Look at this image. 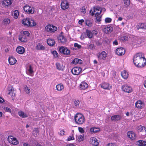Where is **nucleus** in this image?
<instances>
[{"mask_svg":"<svg viewBox=\"0 0 146 146\" xmlns=\"http://www.w3.org/2000/svg\"><path fill=\"white\" fill-rule=\"evenodd\" d=\"M56 66L57 69L59 70L63 71L64 69V66L62 63L57 62L56 64Z\"/></svg>","mask_w":146,"mask_h":146,"instance_id":"nucleus-24","label":"nucleus"},{"mask_svg":"<svg viewBox=\"0 0 146 146\" xmlns=\"http://www.w3.org/2000/svg\"><path fill=\"white\" fill-rule=\"evenodd\" d=\"M90 142L92 145L95 146H97L99 144L98 140L94 137H91L90 139Z\"/></svg>","mask_w":146,"mask_h":146,"instance_id":"nucleus-11","label":"nucleus"},{"mask_svg":"<svg viewBox=\"0 0 146 146\" xmlns=\"http://www.w3.org/2000/svg\"><path fill=\"white\" fill-rule=\"evenodd\" d=\"M36 48L38 50H43L45 49V48L41 44L38 43L36 45Z\"/></svg>","mask_w":146,"mask_h":146,"instance_id":"nucleus-29","label":"nucleus"},{"mask_svg":"<svg viewBox=\"0 0 146 146\" xmlns=\"http://www.w3.org/2000/svg\"><path fill=\"white\" fill-rule=\"evenodd\" d=\"M127 135L128 137L132 139H134L136 138V134L133 131H129L127 133Z\"/></svg>","mask_w":146,"mask_h":146,"instance_id":"nucleus-17","label":"nucleus"},{"mask_svg":"<svg viewBox=\"0 0 146 146\" xmlns=\"http://www.w3.org/2000/svg\"><path fill=\"white\" fill-rule=\"evenodd\" d=\"M124 3L126 6H129L130 4V1L129 0H124Z\"/></svg>","mask_w":146,"mask_h":146,"instance_id":"nucleus-44","label":"nucleus"},{"mask_svg":"<svg viewBox=\"0 0 146 146\" xmlns=\"http://www.w3.org/2000/svg\"><path fill=\"white\" fill-rule=\"evenodd\" d=\"M60 52L64 54L67 55H69L70 52V50L66 47H64L63 46L60 47L59 49Z\"/></svg>","mask_w":146,"mask_h":146,"instance_id":"nucleus-4","label":"nucleus"},{"mask_svg":"<svg viewBox=\"0 0 146 146\" xmlns=\"http://www.w3.org/2000/svg\"><path fill=\"white\" fill-rule=\"evenodd\" d=\"M29 23L30 25H29V27L34 26L36 25V22L32 19L29 18Z\"/></svg>","mask_w":146,"mask_h":146,"instance_id":"nucleus-31","label":"nucleus"},{"mask_svg":"<svg viewBox=\"0 0 146 146\" xmlns=\"http://www.w3.org/2000/svg\"><path fill=\"white\" fill-rule=\"evenodd\" d=\"M81 11L82 12H83L84 13L86 12V9H85L84 7H82V9H81Z\"/></svg>","mask_w":146,"mask_h":146,"instance_id":"nucleus-58","label":"nucleus"},{"mask_svg":"<svg viewBox=\"0 0 146 146\" xmlns=\"http://www.w3.org/2000/svg\"><path fill=\"white\" fill-rule=\"evenodd\" d=\"M133 62L134 65L139 68L144 67L146 64V59L142 53H137L134 56Z\"/></svg>","mask_w":146,"mask_h":146,"instance_id":"nucleus-1","label":"nucleus"},{"mask_svg":"<svg viewBox=\"0 0 146 146\" xmlns=\"http://www.w3.org/2000/svg\"><path fill=\"white\" fill-rule=\"evenodd\" d=\"M56 89L58 91L62 90L63 88L64 87L63 85L61 84H58L56 86Z\"/></svg>","mask_w":146,"mask_h":146,"instance_id":"nucleus-39","label":"nucleus"},{"mask_svg":"<svg viewBox=\"0 0 146 146\" xmlns=\"http://www.w3.org/2000/svg\"><path fill=\"white\" fill-rule=\"evenodd\" d=\"M136 107L139 109H141L144 106V104L140 100L137 101L135 103Z\"/></svg>","mask_w":146,"mask_h":146,"instance_id":"nucleus-12","label":"nucleus"},{"mask_svg":"<svg viewBox=\"0 0 146 146\" xmlns=\"http://www.w3.org/2000/svg\"><path fill=\"white\" fill-rule=\"evenodd\" d=\"M101 87L104 89H108L110 90L112 86H110V85L108 83H104L101 84Z\"/></svg>","mask_w":146,"mask_h":146,"instance_id":"nucleus-15","label":"nucleus"},{"mask_svg":"<svg viewBox=\"0 0 146 146\" xmlns=\"http://www.w3.org/2000/svg\"><path fill=\"white\" fill-rule=\"evenodd\" d=\"M5 102L4 100L2 98L0 97V103H4Z\"/></svg>","mask_w":146,"mask_h":146,"instance_id":"nucleus-59","label":"nucleus"},{"mask_svg":"<svg viewBox=\"0 0 146 146\" xmlns=\"http://www.w3.org/2000/svg\"><path fill=\"white\" fill-rule=\"evenodd\" d=\"M127 37L126 36H124L121 37V39L122 40H127Z\"/></svg>","mask_w":146,"mask_h":146,"instance_id":"nucleus-60","label":"nucleus"},{"mask_svg":"<svg viewBox=\"0 0 146 146\" xmlns=\"http://www.w3.org/2000/svg\"><path fill=\"white\" fill-rule=\"evenodd\" d=\"M138 130L140 132L146 133V128L141 125H140L137 128Z\"/></svg>","mask_w":146,"mask_h":146,"instance_id":"nucleus-32","label":"nucleus"},{"mask_svg":"<svg viewBox=\"0 0 146 146\" xmlns=\"http://www.w3.org/2000/svg\"><path fill=\"white\" fill-rule=\"evenodd\" d=\"M121 117L119 115H116L112 116L111 117V120L114 121H117L120 120Z\"/></svg>","mask_w":146,"mask_h":146,"instance_id":"nucleus-21","label":"nucleus"},{"mask_svg":"<svg viewBox=\"0 0 146 146\" xmlns=\"http://www.w3.org/2000/svg\"><path fill=\"white\" fill-rule=\"evenodd\" d=\"M16 51L19 54H22L25 52V49L23 47L19 46L17 48Z\"/></svg>","mask_w":146,"mask_h":146,"instance_id":"nucleus-19","label":"nucleus"},{"mask_svg":"<svg viewBox=\"0 0 146 146\" xmlns=\"http://www.w3.org/2000/svg\"><path fill=\"white\" fill-rule=\"evenodd\" d=\"M28 71L29 72V74L31 76V74H32L33 72V71L31 65H30L29 66V68L28 70Z\"/></svg>","mask_w":146,"mask_h":146,"instance_id":"nucleus-42","label":"nucleus"},{"mask_svg":"<svg viewBox=\"0 0 146 146\" xmlns=\"http://www.w3.org/2000/svg\"><path fill=\"white\" fill-rule=\"evenodd\" d=\"M98 60L99 61L101 60H105L107 57L106 53L104 51H103L101 52H99L97 55Z\"/></svg>","mask_w":146,"mask_h":146,"instance_id":"nucleus-5","label":"nucleus"},{"mask_svg":"<svg viewBox=\"0 0 146 146\" xmlns=\"http://www.w3.org/2000/svg\"><path fill=\"white\" fill-rule=\"evenodd\" d=\"M107 146H115V145L112 143H109Z\"/></svg>","mask_w":146,"mask_h":146,"instance_id":"nucleus-63","label":"nucleus"},{"mask_svg":"<svg viewBox=\"0 0 146 146\" xmlns=\"http://www.w3.org/2000/svg\"><path fill=\"white\" fill-rule=\"evenodd\" d=\"M137 145L140 146H145L146 145V141L142 140H139L136 142Z\"/></svg>","mask_w":146,"mask_h":146,"instance_id":"nucleus-28","label":"nucleus"},{"mask_svg":"<svg viewBox=\"0 0 146 146\" xmlns=\"http://www.w3.org/2000/svg\"><path fill=\"white\" fill-rule=\"evenodd\" d=\"M122 76L125 79H126L128 77V74L125 70H123L121 73Z\"/></svg>","mask_w":146,"mask_h":146,"instance_id":"nucleus-34","label":"nucleus"},{"mask_svg":"<svg viewBox=\"0 0 146 146\" xmlns=\"http://www.w3.org/2000/svg\"><path fill=\"white\" fill-rule=\"evenodd\" d=\"M86 25L89 27H91L92 26V23H90L89 21L86 22Z\"/></svg>","mask_w":146,"mask_h":146,"instance_id":"nucleus-57","label":"nucleus"},{"mask_svg":"<svg viewBox=\"0 0 146 146\" xmlns=\"http://www.w3.org/2000/svg\"><path fill=\"white\" fill-rule=\"evenodd\" d=\"M100 131V129L98 128L92 127L90 129V131L92 133H96Z\"/></svg>","mask_w":146,"mask_h":146,"instance_id":"nucleus-37","label":"nucleus"},{"mask_svg":"<svg viewBox=\"0 0 146 146\" xmlns=\"http://www.w3.org/2000/svg\"><path fill=\"white\" fill-rule=\"evenodd\" d=\"M19 40L21 42H25L27 40V38L25 35H24L21 34L19 37Z\"/></svg>","mask_w":146,"mask_h":146,"instance_id":"nucleus-22","label":"nucleus"},{"mask_svg":"<svg viewBox=\"0 0 146 146\" xmlns=\"http://www.w3.org/2000/svg\"><path fill=\"white\" fill-rule=\"evenodd\" d=\"M74 104L75 106H78L80 104V101L79 100H75L74 102Z\"/></svg>","mask_w":146,"mask_h":146,"instance_id":"nucleus-50","label":"nucleus"},{"mask_svg":"<svg viewBox=\"0 0 146 146\" xmlns=\"http://www.w3.org/2000/svg\"><path fill=\"white\" fill-rule=\"evenodd\" d=\"M74 139V138L72 135L69 136L68 138L67 141H69Z\"/></svg>","mask_w":146,"mask_h":146,"instance_id":"nucleus-54","label":"nucleus"},{"mask_svg":"<svg viewBox=\"0 0 146 146\" xmlns=\"http://www.w3.org/2000/svg\"><path fill=\"white\" fill-rule=\"evenodd\" d=\"M60 6L62 9L65 10L69 8V4L67 0H63L61 2Z\"/></svg>","mask_w":146,"mask_h":146,"instance_id":"nucleus-8","label":"nucleus"},{"mask_svg":"<svg viewBox=\"0 0 146 146\" xmlns=\"http://www.w3.org/2000/svg\"><path fill=\"white\" fill-rule=\"evenodd\" d=\"M52 54H53L55 58L57 57L58 56V54L56 51L54 50V51H53L52 52Z\"/></svg>","mask_w":146,"mask_h":146,"instance_id":"nucleus-46","label":"nucleus"},{"mask_svg":"<svg viewBox=\"0 0 146 146\" xmlns=\"http://www.w3.org/2000/svg\"><path fill=\"white\" fill-rule=\"evenodd\" d=\"M24 90L27 93L29 94L30 92L29 88L27 86L25 87Z\"/></svg>","mask_w":146,"mask_h":146,"instance_id":"nucleus-43","label":"nucleus"},{"mask_svg":"<svg viewBox=\"0 0 146 146\" xmlns=\"http://www.w3.org/2000/svg\"><path fill=\"white\" fill-rule=\"evenodd\" d=\"M99 10H101L100 8L98 7H94L93 9L91 10L90 12L92 16H93L94 15H95V13L96 12H98V11Z\"/></svg>","mask_w":146,"mask_h":146,"instance_id":"nucleus-18","label":"nucleus"},{"mask_svg":"<svg viewBox=\"0 0 146 146\" xmlns=\"http://www.w3.org/2000/svg\"><path fill=\"white\" fill-rule=\"evenodd\" d=\"M18 114L20 116L23 118H25L27 117V115L22 111H19Z\"/></svg>","mask_w":146,"mask_h":146,"instance_id":"nucleus-36","label":"nucleus"},{"mask_svg":"<svg viewBox=\"0 0 146 146\" xmlns=\"http://www.w3.org/2000/svg\"><path fill=\"white\" fill-rule=\"evenodd\" d=\"M125 51L124 48H120L117 49L115 53L118 55L122 56L125 54Z\"/></svg>","mask_w":146,"mask_h":146,"instance_id":"nucleus-10","label":"nucleus"},{"mask_svg":"<svg viewBox=\"0 0 146 146\" xmlns=\"http://www.w3.org/2000/svg\"><path fill=\"white\" fill-rule=\"evenodd\" d=\"M66 146H76L75 145L73 144H68L66 145Z\"/></svg>","mask_w":146,"mask_h":146,"instance_id":"nucleus-62","label":"nucleus"},{"mask_svg":"<svg viewBox=\"0 0 146 146\" xmlns=\"http://www.w3.org/2000/svg\"><path fill=\"white\" fill-rule=\"evenodd\" d=\"M17 61L15 58L11 57H10V64L11 65H13L15 64Z\"/></svg>","mask_w":146,"mask_h":146,"instance_id":"nucleus-35","label":"nucleus"},{"mask_svg":"<svg viewBox=\"0 0 146 146\" xmlns=\"http://www.w3.org/2000/svg\"><path fill=\"white\" fill-rule=\"evenodd\" d=\"M74 119L76 123L79 125L83 124L85 121L84 117L80 113H77L75 116Z\"/></svg>","mask_w":146,"mask_h":146,"instance_id":"nucleus-2","label":"nucleus"},{"mask_svg":"<svg viewBox=\"0 0 146 146\" xmlns=\"http://www.w3.org/2000/svg\"><path fill=\"white\" fill-rule=\"evenodd\" d=\"M76 139L79 142L82 141L84 139V136L82 135L77 136L76 137Z\"/></svg>","mask_w":146,"mask_h":146,"instance_id":"nucleus-41","label":"nucleus"},{"mask_svg":"<svg viewBox=\"0 0 146 146\" xmlns=\"http://www.w3.org/2000/svg\"><path fill=\"white\" fill-rule=\"evenodd\" d=\"M64 133L65 131L63 129H61L59 132V134L60 135L62 136L64 135Z\"/></svg>","mask_w":146,"mask_h":146,"instance_id":"nucleus-56","label":"nucleus"},{"mask_svg":"<svg viewBox=\"0 0 146 146\" xmlns=\"http://www.w3.org/2000/svg\"><path fill=\"white\" fill-rule=\"evenodd\" d=\"M29 18H27L26 19H23L22 22V23L25 26H29Z\"/></svg>","mask_w":146,"mask_h":146,"instance_id":"nucleus-27","label":"nucleus"},{"mask_svg":"<svg viewBox=\"0 0 146 146\" xmlns=\"http://www.w3.org/2000/svg\"><path fill=\"white\" fill-rule=\"evenodd\" d=\"M10 138L11 139V140H10V143H11L12 144L16 145L19 143V142L16 138L13 137L12 136L10 135Z\"/></svg>","mask_w":146,"mask_h":146,"instance_id":"nucleus-13","label":"nucleus"},{"mask_svg":"<svg viewBox=\"0 0 146 146\" xmlns=\"http://www.w3.org/2000/svg\"><path fill=\"white\" fill-rule=\"evenodd\" d=\"M23 9L25 11L28 13L33 14L35 11L34 9L33 8H32L28 5L24 6Z\"/></svg>","mask_w":146,"mask_h":146,"instance_id":"nucleus-6","label":"nucleus"},{"mask_svg":"<svg viewBox=\"0 0 146 146\" xmlns=\"http://www.w3.org/2000/svg\"><path fill=\"white\" fill-rule=\"evenodd\" d=\"M121 88L123 91L127 93H129L132 91V88L127 85H124L122 86Z\"/></svg>","mask_w":146,"mask_h":146,"instance_id":"nucleus-7","label":"nucleus"},{"mask_svg":"<svg viewBox=\"0 0 146 146\" xmlns=\"http://www.w3.org/2000/svg\"><path fill=\"white\" fill-rule=\"evenodd\" d=\"M39 132L38 129H35L33 130V134L35 137H36L39 135Z\"/></svg>","mask_w":146,"mask_h":146,"instance_id":"nucleus-40","label":"nucleus"},{"mask_svg":"<svg viewBox=\"0 0 146 146\" xmlns=\"http://www.w3.org/2000/svg\"><path fill=\"white\" fill-rule=\"evenodd\" d=\"M80 87L82 89L85 90L88 87V85L86 82H83L80 84Z\"/></svg>","mask_w":146,"mask_h":146,"instance_id":"nucleus-26","label":"nucleus"},{"mask_svg":"<svg viewBox=\"0 0 146 146\" xmlns=\"http://www.w3.org/2000/svg\"><path fill=\"white\" fill-rule=\"evenodd\" d=\"M86 33L87 36L89 38H92L93 35L92 33L90 31L87 30H86Z\"/></svg>","mask_w":146,"mask_h":146,"instance_id":"nucleus-38","label":"nucleus"},{"mask_svg":"<svg viewBox=\"0 0 146 146\" xmlns=\"http://www.w3.org/2000/svg\"><path fill=\"white\" fill-rule=\"evenodd\" d=\"M113 30V27H107L104 28L103 29V31L105 33L108 34L111 33Z\"/></svg>","mask_w":146,"mask_h":146,"instance_id":"nucleus-16","label":"nucleus"},{"mask_svg":"<svg viewBox=\"0 0 146 146\" xmlns=\"http://www.w3.org/2000/svg\"><path fill=\"white\" fill-rule=\"evenodd\" d=\"M94 48V44H89L88 46V48L90 49H93Z\"/></svg>","mask_w":146,"mask_h":146,"instance_id":"nucleus-48","label":"nucleus"},{"mask_svg":"<svg viewBox=\"0 0 146 146\" xmlns=\"http://www.w3.org/2000/svg\"><path fill=\"white\" fill-rule=\"evenodd\" d=\"M13 17L15 19H17L19 15V12L18 10H15L12 12H11Z\"/></svg>","mask_w":146,"mask_h":146,"instance_id":"nucleus-30","label":"nucleus"},{"mask_svg":"<svg viewBox=\"0 0 146 146\" xmlns=\"http://www.w3.org/2000/svg\"><path fill=\"white\" fill-rule=\"evenodd\" d=\"M21 34L24 35H25L27 37L30 34L27 31H24L23 33H22Z\"/></svg>","mask_w":146,"mask_h":146,"instance_id":"nucleus-47","label":"nucleus"},{"mask_svg":"<svg viewBox=\"0 0 146 146\" xmlns=\"http://www.w3.org/2000/svg\"><path fill=\"white\" fill-rule=\"evenodd\" d=\"M23 146H30V145H29V144L26 143H24L23 145Z\"/></svg>","mask_w":146,"mask_h":146,"instance_id":"nucleus-64","label":"nucleus"},{"mask_svg":"<svg viewBox=\"0 0 146 146\" xmlns=\"http://www.w3.org/2000/svg\"><path fill=\"white\" fill-rule=\"evenodd\" d=\"M45 29L46 31L50 33H54L57 29L56 27L50 25H48L46 26L45 27Z\"/></svg>","mask_w":146,"mask_h":146,"instance_id":"nucleus-3","label":"nucleus"},{"mask_svg":"<svg viewBox=\"0 0 146 146\" xmlns=\"http://www.w3.org/2000/svg\"><path fill=\"white\" fill-rule=\"evenodd\" d=\"M82 68L79 67H75L73 68L71 70L72 74L74 75H78L82 71Z\"/></svg>","mask_w":146,"mask_h":146,"instance_id":"nucleus-9","label":"nucleus"},{"mask_svg":"<svg viewBox=\"0 0 146 146\" xmlns=\"http://www.w3.org/2000/svg\"><path fill=\"white\" fill-rule=\"evenodd\" d=\"M78 130L80 132L82 133H84V132L83 129L81 127H78Z\"/></svg>","mask_w":146,"mask_h":146,"instance_id":"nucleus-55","label":"nucleus"},{"mask_svg":"<svg viewBox=\"0 0 146 146\" xmlns=\"http://www.w3.org/2000/svg\"><path fill=\"white\" fill-rule=\"evenodd\" d=\"M10 95L11 96L12 100L14 99L15 97V91L13 87H11V90H10Z\"/></svg>","mask_w":146,"mask_h":146,"instance_id":"nucleus-20","label":"nucleus"},{"mask_svg":"<svg viewBox=\"0 0 146 146\" xmlns=\"http://www.w3.org/2000/svg\"><path fill=\"white\" fill-rule=\"evenodd\" d=\"M140 28L141 29H146V24H141L140 25Z\"/></svg>","mask_w":146,"mask_h":146,"instance_id":"nucleus-45","label":"nucleus"},{"mask_svg":"<svg viewBox=\"0 0 146 146\" xmlns=\"http://www.w3.org/2000/svg\"><path fill=\"white\" fill-rule=\"evenodd\" d=\"M47 43L48 45L52 46L55 44V42L53 39H49L47 40Z\"/></svg>","mask_w":146,"mask_h":146,"instance_id":"nucleus-33","label":"nucleus"},{"mask_svg":"<svg viewBox=\"0 0 146 146\" xmlns=\"http://www.w3.org/2000/svg\"><path fill=\"white\" fill-rule=\"evenodd\" d=\"M9 21V20L8 19H4L3 21V23L5 25H7L8 24V21Z\"/></svg>","mask_w":146,"mask_h":146,"instance_id":"nucleus-53","label":"nucleus"},{"mask_svg":"<svg viewBox=\"0 0 146 146\" xmlns=\"http://www.w3.org/2000/svg\"><path fill=\"white\" fill-rule=\"evenodd\" d=\"M98 11L95 13V16L96 17V20L100 22L101 21L102 16L100 15V14L101 13L102 10H99Z\"/></svg>","mask_w":146,"mask_h":146,"instance_id":"nucleus-14","label":"nucleus"},{"mask_svg":"<svg viewBox=\"0 0 146 146\" xmlns=\"http://www.w3.org/2000/svg\"><path fill=\"white\" fill-rule=\"evenodd\" d=\"M79 59L78 58H75L72 61V63L75 64H77L78 62Z\"/></svg>","mask_w":146,"mask_h":146,"instance_id":"nucleus-49","label":"nucleus"},{"mask_svg":"<svg viewBox=\"0 0 146 146\" xmlns=\"http://www.w3.org/2000/svg\"><path fill=\"white\" fill-rule=\"evenodd\" d=\"M105 22L106 23H110L111 21V19L110 18H107L105 19Z\"/></svg>","mask_w":146,"mask_h":146,"instance_id":"nucleus-51","label":"nucleus"},{"mask_svg":"<svg viewBox=\"0 0 146 146\" xmlns=\"http://www.w3.org/2000/svg\"><path fill=\"white\" fill-rule=\"evenodd\" d=\"M84 21L83 19L80 20L78 22V23L79 24L81 25L82 23H83Z\"/></svg>","mask_w":146,"mask_h":146,"instance_id":"nucleus-61","label":"nucleus"},{"mask_svg":"<svg viewBox=\"0 0 146 146\" xmlns=\"http://www.w3.org/2000/svg\"><path fill=\"white\" fill-rule=\"evenodd\" d=\"M74 46L75 47H77L78 49L80 48L81 47V45L78 44L77 43H75L74 44Z\"/></svg>","mask_w":146,"mask_h":146,"instance_id":"nucleus-52","label":"nucleus"},{"mask_svg":"<svg viewBox=\"0 0 146 146\" xmlns=\"http://www.w3.org/2000/svg\"><path fill=\"white\" fill-rule=\"evenodd\" d=\"M59 41L62 44H64L66 41V40L63 35L60 36L58 38Z\"/></svg>","mask_w":146,"mask_h":146,"instance_id":"nucleus-23","label":"nucleus"},{"mask_svg":"<svg viewBox=\"0 0 146 146\" xmlns=\"http://www.w3.org/2000/svg\"><path fill=\"white\" fill-rule=\"evenodd\" d=\"M1 3L3 7L8 8L9 6V0H3L2 1Z\"/></svg>","mask_w":146,"mask_h":146,"instance_id":"nucleus-25","label":"nucleus"}]
</instances>
